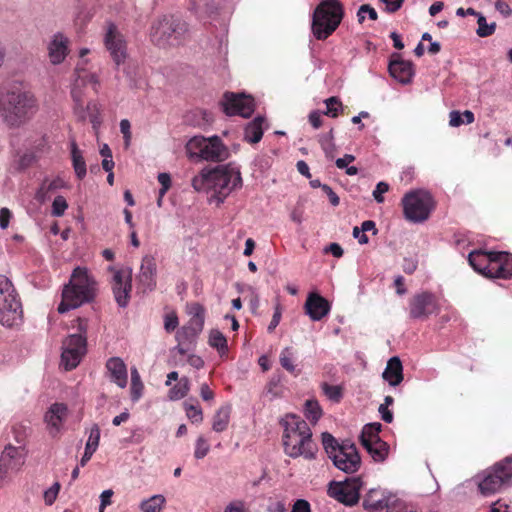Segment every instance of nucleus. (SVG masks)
Wrapping results in <instances>:
<instances>
[{
  "instance_id": "obj_61",
  "label": "nucleus",
  "mask_w": 512,
  "mask_h": 512,
  "mask_svg": "<svg viewBox=\"0 0 512 512\" xmlns=\"http://www.w3.org/2000/svg\"><path fill=\"white\" fill-rule=\"evenodd\" d=\"M322 190L328 196L331 205H333V206L339 205L340 199L330 186H328L327 184H324V185H322Z\"/></svg>"
},
{
  "instance_id": "obj_36",
  "label": "nucleus",
  "mask_w": 512,
  "mask_h": 512,
  "mask_svg": "<svg viewBox=\"0 0 512 512\" xmlns=\"http://www.w3.org/2000/svg\"><path fill=\"white\" fill-rule=\"evenodd\" d=\"M71 158L73 168L78 179L82 180L86 176V163L83 158L82 152L79 150L75 141L71 143Z\"/></svg>"
},
{
  "instance_id": "obj_18",
  "label": "nucleus",
  "mask_w": 512,
  "mask_h": 512,
  "mask_svg": "<svg viewBox=\"0 0 512 512\" xmlns=\"http://www.w3.org/2000/svg\"><path fill=\"white\" fill-rule=\"evenodd\" d=\"M221 104L223 111L229 116L240 115L244 118H248L255 109L254 99L251 96L233 92H226L223 95Z\"/></svg>"
},
{
  "instance_id": "obj_62",
  "label": "nucleus",
  "mask_w": 512,
  "mask_h": 512,
  "mask_svg": "<svg viewBox=\"0 0 512 512\" xmlns=\"http://www.w3.org/2000/svg\"><path fill=\"white\" fill-rule=\"evenodd\" d=\"M112 496H113V491L111 489L104 490L101 493V495H100L101 504H100L99 512H104L105 507L111 504Z\"/></svg>"
},
{
  "instance_id": "obj_53",
  "label": "nucleus",
  "mask_w": 512,
  "mask_h": 512,
  "mask_svg": "<svg viewBox=\"0 0 512 512\" xmlns=\"http://www.w3.org/2000/svg\"><path fill=\"white\" fill-rule=\"evenodd\" d=\"M99 441H100V428L97 424H94L90 429L89 437L86 442V446L87 447L90 446L91 448L97 450V448L99 446Z\"/></svg>"
},
{
  "instance_id": "obj_6",
  "label": "nucleus",
  "mask_w": 512,
  "mask_h": 512,
  "mask_svg": "<svg viewBox=\"0 0 512 512\" xmlns=\"http://www.w3.org/2000/svg\"><path fill=\"white\" fill-rule=\"evenodd\" d=\"M22 313V305L12 282L0 275V323L7 327L17 325Z\"/></svg>"
},
{
  "instance_id": "obj_45",
  "label": "nucleus",
  "mask_w": 512,
  "mask_h": 512,
  "mask_svg": "<svg viewBox=\"0 0 512 512\" xmlns=\"http://www.w3.org/2000/svg\"><path fill=\"white\" fill-rule=\"evenodd\" d=\"M322 391L325 394V396L336 403H339L343 397V390L341 386L338 385H330L328 383L322 384Z\"/></svg>"
},
{
  "instance_id": "obj_31",
  "label": "nucleus",
  "mask_w": 512,
  "mask_h": 512,
  "mask_svg": "<svg viewBox=\"0 0 512 512\" xmlns=\"http://www.w3.org/2000/svg\"><path fill=\"white\" fill-rule=\"evenodd\" d=\"M264 123L265 118L262 116H257L250 121L244 130V140L252 144L260 142L264 133Z\"/></svg>"
},
{
  "instance_id": "obj_32",
  "label": "nucleus",
  "mask_w": 512,
  "mask_h": 512,
  "mask_svg": "<svg viewBox=\"0 0 512 512\" xmlns=\"http://www.w3.org/2000/svg\"><path fill=\"white\" fill-rule=\"evenodd\" d=\"M74 74L76 75L74 82L77 83V85L86 86L88 84H92L94 91L96 93L98 92L100 82L97 74L92 73L84 67H82V63L77 64Z\"/></svg>"
},
{
  "instance_id": "obj_25",
  "label": "nucleus",
  "mask_w": 512,
  "mask_h": 512,
  "mask_svg": "<svg viewBox=\"0 0 512 512\" xmlns=\"http://www.w3.org/2000/svg\"><path fill=\"white\" fill-rule=\"evenodd\" d=\"M305 312L311 320L319 321L330 312L329 302L319 295L318 293L312 292L308 295L305 305Z\"/></svg>"
},
{
  "instance_id": "obj_33",
  "label": "nucleus",
  "mask_w": 512,
  "mask_h": 512,
  "mask_svg": "<svg viewBox=\"0 0 512 512\" xmlns=\"http://www.w3.org/2000/svg\"><path fill=\"white\" fill-rule=\"evenodd\" d=\"M85 86L77 85V83H73L71 89V97L74 102V113L78 116L80 120H85L86 118V106L84 103V92L83 88Z\"/></svg>"
},
{
  "instance_id": "obj_13",
  "label": "nucleus",
  "mask_w": 512,
  "mask_h": 512,
  "mask_svg": "<svg viewBox=\"0 0 512 512\" xmlns=\"http://www.w3.org/2000/svg\"><path fill=\"white\" fill-rule=\"evenodd\" d=\"M103 43L116 67L126 61L128 57L127 42L114 23L107 24Z\"/></svg>"
},
{
  "instance_id": "obj_63",
  "label": "nucleus",
  "mask_w": 512,
  "mask_h": 512,
  "mask_svg": "<svg viewBox=\"0 0 512 512\" xmlns=\"http://www.w3.org/2000/svg\"><path fill=\"white\" fill-rule=\"evenodd\" d=\"M380 1L386 4V11L388 13L397 12L401 8V6L404 2V0H380Z\"/></svg>"
},
{
  "instance_id": "obj_29",
  "label": "nucleus",
  "mask_w": 512,
  "mask_h": 512,
  "mask_svg": "<svg viewBox=\"0 0 512 512\" xmlns=\"http://www.w3.org/2000/svg\"><path fill=\"white\" fill-rule=\"evenodd\" d=\"M382 377L393 387L398 386L403 381V365L399 357L394 356L388 360Z\"/></svg>"
},
{
  "instance_id": "obj_9",
  "label": "nucleus",
  "mask_w": 512,
  "mask_h": 512,
  "mask_svg": "<svg viewBox=\"0 0 512 512\" xmlns=\"http://www.w3.org/2000/svg\"><path fill=\"white\" fill-rule=\"evenodd\" d=\"M189 313L191 314L190 320L176 333L178 342L176 349L180 355H185L188 352L204 327L205 309L201 304L193 303Z\"/></svg>"
},
{
  "instance_id": "obj_30",
  "label": "nucleus",
  "mask_w": 512,
  "mask_h": 512,
  "mask_svg": "<svg viewBox=\"0 0 512 512\" xmlns=\"http://www.w3.org/2000/svg\"><path fill=\"white\" fill-rule=\"evenodd\" d=\"M64 185L65 182L60 177H56L51 180L45 179L38 188L35 194V199L40 203H44L51 197L53 193L62 189Z\"/></svg>"
},
{
  "instance_id": "obj_55",
  "label": "nucleus",
  "mask_w": 512,
  "mask_h": 512,
  "mask_svg": "<svg viewBox=\"0 0 512 512\" xmlns=\"http://www.w3.org/2000/svg\"><path fill=\"white\" fill-rule=\"evenodd\" d=\"M282 317V306L280 303H277L275 306V311L268 325V332L271 333L275 330V328L279 325Z\"/></svg>"
},
{
  "instance_id": "obj_41",
  "label": "nucleus",
  "mask_w": 512,
  "mask_h": 512,
  "mask_svg": "<svg viewBox=\"0 0 512 512\" xmlns=\"http://www.w3.org/2000/svg\"><path fill=\"white\" fill-rule=\"evenodd\" d=\"M189 389V379L187 377H182L179 382L169 390L168 396L171 400H179L188 394Z\"/></svg>"
},
{
  "instance_id": "obj_14",
  "label": "nucleus",
  "mask_w": 512,
  "mask_h": 512,
  "mask_svg": "<svg viewBox=\"0 0 512 512\" xmlns=\"http://www.w3.org/2000/svg\"><path fill=\"white\" fill-rule=\"evenodd\" d=\"M361 486L360 477H352L342 482L330 483L328 494L340 503L353 506L359 501Z\"/></svg>"
},
{
  "instance_id": "obj_43",
  "label": "nucleus",
  "mask_w": 512,
  "mask_h": 512,
  "mask_svg": "<svg viewBox=\"0 0 512 512\" xmlns=\"http://www.w3.org/2000/svg\"><path fill=\"white\" fill-rule=\"evenodd\" d=\"M324 103L326 105V110L323 112V114L326 116L336 118L340 113L343 112V104L341 100L336 96L327 98Z\"/></svg>"
},
{
  "instance_id": "obj_42",
  "label": "nucleus",
  "mask_w": 512,
  "mask_h": 512,
  "mask_svg": "<svg viewBox=\"0 0 512 512\" xmlns=\"http://www.w3.org/2000/svg\"><path fill=\"white\" fill-rule=\"evenodd\" d=\"M322 445L331 460L334 455L338 453V449L342 448V443L340 444L336 438L328 432L322 433Z\"/></svg>"
},
{
  "instance_id": "obj_10",
  "label": "nucleus",
  "mask_w": 512,
  "mask_h": 512,
  "mask_svg": "<svg viewBox=\"0 0 512 512\" xmlns=\"http://www.w3.org/2000/svg\"><path fill=\"white\" fill-rule=\"evenodd\" d=\"M512 478V455L488 469L479 483L480 492L487 496L498 492Z\"/></svg>"
},
{
  "instance_id": "obj_20",
  "label": "nucleus",
  "mask_w": 512,
  "mask_h": 512,
  "mask_svg": "<svg viewBox=\"0 0 512 512\" xmlns=\"http://www.w3.org/2000/svg\"><path fill=\"white\" fill-rule=\"evenodd\" d=\"M24 448L7 445L0 457V486L7 478L9 472L18 471L24 464Z\"/></svg>"
},
{
  "instance_id": "obj_11",
  "label": "nucleus",
  "mask_w": 512,
  "mask_h": 512,
  "mask_svg": "<svg viewBox=\"0 0 512 512\" xmlns=\"http://www.w3.org/2000/svg\"><path fill=\"white\" fill-rule=\"evenodd\" d=\"M187 30L186 24L173 16H164L153 23L151 39L158 46H165L171 39H178Z\"/></svg>"
},
{
  "instance_id": "obj_57",
  "label": "nucleus",
  "mask_w": 512,
  "mask_h": 512,
  "mask_svg": "<svg viewBox=\"0 0 512 512\" xmlns=\"http://www.w3.org/2000/svg\"><path fill=\"white\" fill-rule=\"evenodd\" d=\"M178 324V317L175 313H170L165 316L164 328L168 333L174 331Z\"/></svg>"
},
{
  "instance_id": "obj_15",
  "label": "nucleus",
  "mask_w": 512,
  "mask_h": 512,
  "mask_svg": "<svg viewBox=\"0 0 512 512\" xmlns=\"http://www.w3.org/2000/svg\"><path fill=\"white\" fill-rule=\"evenodd\" d=\"M440 310L437 297L428 291L415 294L409 300V316L411 319H427Z\"/></svg>"
},
{
  "instance_id": "obj_48",
  "label": "nucleus",
  "mask_w": 512,
  "mask_h": 512,
  "mask_svg": "<svg viewBox=\"0 0 512 512\" xmlns=\"http://www.w3.org/2000/svg\"><path fill=\"white\" fill-rule=\"evenodd\" d=\"M210 451L208 440L203 436H199L195 442L194 457L196 459H203Z\"/></svg>"
},
{
  "instance_id": "obj_21",
  "label": "nucleus",
  "mask_w": 512,
  "mask_h": 512,
  "mask_svg": "<svg viewBox=\"0 0 512 512\" xmlns=\"http://www.w3.org/2000/svg\"><path fill=\"white\" fill-rule=\"evenodd\" d=\"M68 418V407L64 403H54L46 411L44 422L47 430L52 437H57Z\"/></svg>"
},
{
  "instance_id": "obj_40",
  "label": "nucleus",
  "mask_w": 512,
  "mask_h": 512,
  "mask_svg": "<svg viewBox=\"0 0 512 512\" xmlns=\"http://www.w3.org/2000/svg\"><path fill=\"white\" fill-rule=\"evenodd\" d=\"M304 414L312 425H315L322 417V409L317 400H307L304 406Z\"/></svg>"
},
{
  "instance_id": "obj_47",
  "label": "nucleus",
  "mask_w": 512,
  "mask_h": 512,
  "mask_svg": "<svg viewBox=\"0 0 512 512\" xmlns=\"http://www.w3.org/2000/svg\"><path fill=\"white\" fill-rule=\"evenodd\" d=\"M477 24L478 29L476 32L479 37L491 36L496 30V23L487 24L486 18L483 15H479Z\"/></svg>"
},
{
  "instance_id": "obj_52",
  "label": "nucleus",
  "mask_w": 512,
  "mask_h": 512,
  "mask_svg": "<svg viewBox=\"0 0 512 512\" xmlns=\"http://www.w3.org/2000/svg\"><path fill=\"white\" fill-rule=\"evenodd\" d=\"M365 13H367L371 20H377L378 18V14L372 6H370L369 4H363L360 6L357 13L359 23H363V21L365 20Z\"/></svg>"
},
{
  "instance_id": "obj_38",
  "label": "nucleus",
  "mask_w": 512,
  "mask_h": 512,
  "mask_svg": "<svg viewBox=\"0 0 512 512\" xmlns=\"http://www.w3.org/2000/svg\"><path fill=\"white\" fill-rule=\"evenodd\" d=\"M208 343L212 348H215L218 351L221 357L227 355V339L219 330L213 329L210 331Z\"/></svg>"
},
{
  "instance_id": "obj_58",
  "label": "nucleus",
  "mask_w": 512,
  "mask_h": 512,
  "mask_svg": "<svg viewBox=\"0 0 512 512\" xmlns=\"http://www.w3.org/2000/svg\"><path fill=\"white\" fill-rule=\"evenodd\" d=\"M322 114H323V112L321 113L318 110H314V111L310 112L308 119H309V123L312 125L313 128L318 129L322 126V123H323Z\"/></svg>"
},
{
  "instance_id": "obj_24",
  "label": "nucleus",
  "mask_w": 512,
  "mask_h": 512,
  "mask_svg": "<svg viewBox=\"0 0 512 512\" xmlns=\"http://www.w3.org/2000/svg\"><path fill=\"white\" fill-rule=\"evenodd\" d=\"M495 252H486L483 250H475L469 253L468 262L470 266L479 274L492 278V262H494Z\"/></svg>"
},
{
  "instance_id": "obj_7",
  "label": "nucleus",
  "mask_w": 512,
  "mask_h": 512,
  "mask_svg": "<svg viewBox=\"0 0 512 512\" xmlns=\"http://www.w3.org/2000/svg\"><path fill=\"white\" fill-rule=\"evenodd\" d=\"M401 204L405 219L414 223H421L427 220L435 208V201L432 195L424 190L407 192L403 196Z\"/></svg>"
},
{
  "instance_id": "obj_26",
  "label": "nucleus",
  "mask_w": 512,
  "mask_h": 512,
  "mask_svg": "<svg viewBox=\"0 0 512 512\" xmlns=\"http://www.w3.org/2000/svg\"><path fill=\"white\" fill-rule=\"evenodd\" d=\"M69 39L62 33H56L48 44V56L52 64L62 63L69 52Z\"/></svg>"
},
{
  "instance_id": "obj_37",
  "label": "nucleus",
  "mask_w": 512,
  "mask_h": 512,
  "mask_svg": "<svg viewBox=\"0 0 512 512\" xmlns=\"http://www.w3.org/2000/svg\"><path fill=\"white\" fill-rule=\"evenodd\" d=\"M382 425L378 422L366 424L361 432L360 441L362 446L380 440L379 433Z\"/></svg>"
},
{
  "instance_id": "obj_59",
  "label": "nucleus",
  "mask_w": 512,
  "mask_h": 512,
  "mask_svg": "<svg viewBox=\"0 0 512 512\" xmlns=\"http://www.w3.org/2000/svg\"><path fill=\"white\" fill-rule=\"evenodd\" d=\"M291 512H311V507L307 500L298 499L293 504Z\"/></svg>"
},
{
  "instance_id": "obj_4",
  "label": "nucleus",
  "mask_w": 512,
  "mask_h": 512,
  "mask_svg": "<svg viewBox=\"0 0 512 512\" xmlns=\"http://www.w3.org/2000/svg\"><path fill=\"white\" fill-rule=\"evenodd\" d=\"M96 296V281L88 273L87 268L76 267L62 291V301L57 311L61 314L91 302Z\"/></svg>"
},
{
  "instance_id": "obj_39",
  "label": "nucleus",
  "mask_w": 512,
  "mask_h": 512,
  "mask_svg": "<svg viewBox=\"0 0 512 512\" xmlns=\"http://www.w3.org/2000/svg\"><path fill=\"white\" fill-rule=\"evenodd\" d=\"M165 503V497L157 494L141 501L139 508L142 512H161Z\"/></svg>"
},
{
  "instance_id": "obj_28",
  "label": "nucleus",
  "mask_w": 512,
  "mask_h": 512,
  "mask_svg": "<svg viewBox=\"0 0 512 512\" xmlns=\"http://www.w3.org/2000/svg\"><path fill=\"white\" fill-rule=\"evenodd\" d=\"M106 368L110 374L111 380L116 383L120 388L127 385V367L124 361L119 357H112L108 359Z\"/></svg>"
},
{
  "instance_id": "obj_8",
  "label": "nucleus",
  "mask_w": 512,
  "mask_h": 512,
  "mask_svg": "<svg viewBox=\"0 0 512 512\" xmlns=\"http://www.w3.org/2000/svg\"><path fill=\"white\" fill-rule=\"evenodd\" d=\"M186 152L191 158L199 157L212 162H222L229 156L227 147L218 136H194L187 142Z\"/></svg>"
},
{
  "instance_id": "obj_34",
  "label": "nucleus",
  "mask_w": 512,
  "mask_h": 512,
  "mask_svg": "<svg viewBox=\"0 0 512 512\" xmlns=\"http://www.w3.org/2000/svg\"><path fill=\"white\" fill-rule=\"evenodd\" d=\"M375 462H383L389 453V445L382 439L363 446Z\"/></svg>"
},
{
  "instance_id": "obj_56",
  "label": "nucleus",
  "mask_w": 512,
  "mask_h": 512,
  "mask_svg": "<svg viewBox=\"0 0 512 512\" xmlns=\"http://www.w3.org/2000/svg\"><path fill=\"white\" fill-rule=\"evenodd\" d=\"M388 190H389V185L386 182H379L376 185L375 190L373 191V197L376 200V202L383 203L384 202L383 194L388 192Z\"/></svg>"
},
{
  "instance_id": "obj_23",
  "label": "nucleus",
  "mask_w": 512,
  "mask_h": 512,
  "mask_svg": "<svg viewBox=\"0 0 512 512\" xmlns=\"http://www.w3.org/2000/svg\"><path fill=\"white\" fill-rule=\"evenodd\" d=\"M156 268V260L152 255H145L142 258L140 272L137 276L142 292L151 291L156 287Z\"/></svg>"
},
{
  "instance_id": "obj_50",
  "label": "nucleus",
  "mask_w": 512,
  "mask_h": 512,
  "mask_svg": "<svg viewBox=\"0 0 512 512\" xmlns=\"http://www.w3.org/2000/svg\"><path fill=\"white\" fill-rule=\"evenodd\" d=\"M86 114H89L90 122L92 123L94 128H97V126L100 125L101 119H100V112L98 104L95 102H89L86 105Z\"/></svg>"
},
{
  "instance_id": "obj_16",
  "label": "nucleus",
  "mask_w": 512,
  "mask_h": 512,
  "mask_svg": "<svg viewBox=\"0 0 512 512\" xmlns=\"http://www.w3.org/2000/svg\"><path fill=\"white\" fill-rule=\"evenodd\" d=\"M109 271L113 272L111 287L115 301L120 307H126L130 300L132 290V269H115L109 267Z\"/></svg>"
},
{
  "instance_id": "obj_64",
  "label": "nucleus",
  "mask_w": 512,
  "mask_h": 512,
  "mask_svg": "<svg viewBox=\"0 0 512 512\" xmlns=\"http://www.w3.org/2000/svg\"><path fill=\"white\" fill-rule=\"evenodd\" d=\"M495 8L505 17H508L512 14V9L510 8L509 4L503 0H498L495 3Z\"/></svg>"
},
{
  "instance_id": "obj_22",
  "label": "nucleus",
  "mask_w": 512,
  "mask_h": 512,
  "mask_svg": "<svg viewBox=\"0 0 512 512\" xmlns=\"http://www.w3.org/2000/svg\"><path fill=\"white\" fill-rule=\"evenodd\" d=\"M388 70L394 79L402 84L411 82L414 76V66L411 61L404 60L399 53H393L390 58Z\"/></svg>"
},
{
  "instance_id": "obj_44",
  "label": "nucleus",
  "mask_w": 512,
  "mask_h": 512,
  "mask_svg": "<svg viewBox=\"0 0 512 512\" xmlns=\"http://www.w3.org/2000/svg\"><path fill=\"white\" fill-rule=\"evenodd\" d=\"M144 385L141 381L140 375L136 368L131 369V399L132 401H138L142 396Z\"/></svg>"
},
{
  "instance_id": "obj_49",
  "label": "nucleus",
  "mask_w": 512,
  "mask_h": 512,
  "mask_svg": "<svg viewBox=\"0 0 512 512\" xmlns=\"http://www.w3.org/2000/svg\"><path fill=\"white\" fill-rule=\"evenodd\" d=\"M186 416L192 423H201L203 421V412L199 405L185 404Z\"/></svg>"
},
{
  "instance_id": "obj_46",
  "label": "nucleus",
  "mask_w": 512,
  "mask_h": 512,
  "mask_svg": "<svg viewBox=\"0 0 512 512\" xmlns=\"http://www.w3.org/2000/svg\"><path fill=\"white\" fill-rule=\"evenodd\" d=\"M279 361L281 366L290 373L296 371V365L293 363V352L290 347H286L281 351Z\"/></svg>"
},
{
  "instance_id": "obj_3",
  "label": "nucleus",
  "mask_w": 512,
  "mask_h": 512,
  "mask_svg": "<svg viewBox=\"0 0 512 512\" xmlns=\"http://www.w3.org/2000/svg\"><path fill=\"white\" fill-rule=\"evenodd\" d=\"M192 187L196 191H213L218 202L222 203L232 191L242 187V177L233 164L218 165L213 169H202L193 177Z\"/></svg>"
},
{
  "instance_id": "obj_12",
  "label": "nucleus",
  "mask_w": 512,
  "mask_h": 512,
  "mask_svg": "<svg viewBox=\"0 0 512 512\" xmlns=\"http://www.w3.org/2000/svg\"><path fill=\"white\" fill-rule=\"evenodd\" d=\"M368 512H401L403 503L393 494L381 489H371L363 500Z\"/></svg>"
},
{
  "instance_id": "obj_51",
  "label": "nucleus",
  "mask_w": 512,
  "mask_h": 512,
  "mask_svg": "<svg viewBox=\"0 0 512 512\" xmlns=\"http://www.w3.org/2000/svg\"><path fill=\"white\" fill-rule=\"evenodd\" d=\"M67 208L68 204L66 199L60 195L56 196L52 203V215L56 217H61L64 215Z\"/></svg>"
},
{
  "instance_id": "obj_60",
  "label": "nucleus",
  "mask_w": 512,
  "mask_h": 512,
  "mask_svg": "<svg viewBox=\"0 0 512 512\" xmlns=\"http://www.w3.org/2000/svg\"><path fill=\"white\" fill-rule=\"evenodd\" d=\"M463 114L459 111H451L449 114V125L452 127H459L464 124Z\"/></svg>"
},
{
  "instance_id": "obj_1",
  "label": "nucleus",
  "mask_w": 512,
  "mask_h": 512,
  "mask_svg": "<svg viewBox=\"0 0 512 512\" xmlns=\"http://www.w3.org/2000/svg\"><path fill=\"white\" fill-rule=\"evenodd\" d=\"M39 109L35 95L20 85L12 84L0 90V117L10 128H19L36 115Z\"/></svg>"
},
{
  "instance_id": "obj_19",
  "label": "nucleus",
  "mask_w": 512,
  "mask_h": 512,
  "mask_svg": "<svg viewBox=\"0 0 512 512\" xmlns=\"http://www.w3.org/2000/svg\"><path fill=\"white\" fill-rule=\"evenodd\" d=\"M332 462L339 470L345 473H355L361 465V457L354 443L343 441L342 448L332 458Z\"/></svg>"
},
{
  "instance_id": "obj_17",
  "label": "nucleus",
  "mask_w": 512,
  "mask_h": 512,
  "mask_svg": "<svg viewBox=\"0 0 512 512\" xmlns=\"http://www.w3.org/2000/svg\"><path fill=\"white\" fill-rule=\"evenodd\" d=\"M87 339L84 335H70L63 343L62 364L66 370H72L80 363L86 353Z\"/></svg>"
},
{
  "instance_id": "obj_2",
  "label": "nucleus",
  "mask_w": 512,
  "mask_h": 512,
  "mask_svg": "<svg viewBox=\"0 0 512 512\" xmlns=\"http://www.w3.org/2000/svg\"><path fill=\"white\" fill-rule=\"evenodd\" d=\"M283 428V446L285 453L292 457L315 459L317 444L312 439V431L308 423L299 415L288 413L280 420Z\"/></svg>"
},
{
  "instance_id": "obj_5",
  "label": "nucleus",
  "mask_w": 512,
  "mask_h": 512,
  "mask_svg": "<svg viewBox=\"0 0 512 512\" xmlns=\"http://www.w3.org/2000/svg\"><path fill=\"white\" fill-rule=\"evenodd\" d=\"M344 8L339 0H322L312 15L311 30L317 40H326L341 24Z\"/></svg>"
},
{
  "instance_id": "obj_54",
  "label": "nucleus",
  "mask_w": 512,
  "mask_h": 512,
  "mask_svg": "<svg viewBox=\"0 0 512 512\" xmlns=\"http://www.w3.org/2000/svg\"><path fill=\"white\" fill-rule=\"evenodd\" d=\"M120 131L123 134L125 148H128L130 146V142H131V138H132L131 124H130L129 120H127V119L121 120Z\"/></svg>"
},
{
  "instance_id": "obj_27",
  "label": "nucleus",
  "mask_w": 512,
  "mask_h": 512,
  "mask_svg": "<svg viewBox=\"0 0 512 512\" xmlns=\"http://www.w3.org/2000/svg\"><path fill=\"white\" fill-rule=\"evenodd\" d=\"M492 270V278H512V254L508 252H495Z\"/></svg>"
},
{
  "instance_id": "obj_35",
  "label": "nucleus",
  "mask_w": 512,
  "mask_h": 512,
  "mask_svg": "<svg viewBox=\"0 0 512 512\" xmlns=\"http://www.w3.org/2000/svg\"><path fill=\"white\" fill-rule=\"evenodd\" d=\"M230 406H221L213 416L212 429L215 432H223L227 429L230 421Z\"/></svg>"
}]
</instances>
